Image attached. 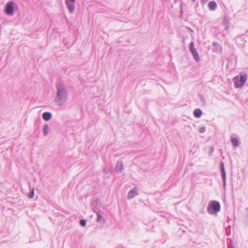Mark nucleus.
I'll return each mask as SVG.
<instances>
[{
	"mask_svg": "<svg viewBox=\"0 0 248 248\" xmlns=\"http://www.w3.org/2000/svg\"><path fill=\"white\" fill-rule=\"evenodd\" d=\"M213 46V49L216 52H220L221 50V47L216 42H213L212 44Z\"/></svg>",
	"mask_w": 248,
	"mask_h": 248,
	"instance_id": "obj_14",
	"label": "nucleus"
},
{
	"mask_svg": "<svg viewBox=\"0 0 248 248\" xmlns=\"http://www.w3.org/2000/svg\"><path fill=\"white\" fill-rule=\"evenodd\" d=\"M124 169L123 163L122 161H118L115 166V171L117 173H121Z\"/></svg>",
	"mask_w": 248,
	"mask_h": 248,
	"instance_id": "obj_10",
	"label": "nucleus"
},
{
	"mask_svg": "<svg viewBox=\"0 0 248 248\" xmlns=\"http://www.w3.org/2000/svg\"><path fill=\"white\" fill-rule=\"evenodd\" d=\"M214 152V148L213 146H211L209 148V156H211L212 155L213 153Z\"/></svg>",
	"mask_w": 248,
	"mask_h": 248,
	"instance_id": "obj_19",
	"label": "nucleus"
},
{
	"mask_svg": "<svg viewBox=\"0 0 248 248\" xmlns=\"http://www.w3.org/2000/svg\"><path fill=\"white\" fill-rule=\"evenodd\" d=\"M116 248H124L122 245H119V246H117Z\"/></svg>",
	"mask_w": 248,
	"mask_h": 248,
	"instance_id": "obj_26",
	"label": "nucleus"
},
{
	"mask_svg": "<svg viewBox=\"0 0 248 248\" xmlns=\"http://www.w3.org/2000/svg\"><path fill=\"white\" fill-rule=\"evenodd\" d=\"M79 224L81 226L84 227L86 225V220L85 219H81L79 221Z\"/></svg>",
	"mask_w": 248,
	"mask_h": 248,
	"instance_id": "obj_20",
	"label": "nucleus"
},
{
	"mask_svg": "<svg viewBox=\"0 0 248 248\" xmlns=\"http://www.w3.org/2000/svg\"><path fill=\"white\" fill-rule=\"evenodd\" d=\"M209 0H201L202 4H205Z\"/></svg>",
	"mask_w": 248,
	"mask_h": 248,
	"instance_id": "obj_24",
	"label": "nucleus"
},
{
	"mask_svg": "<svg viewBox=\"0 0 248 248\" xmlns=\"http://www.w3.org/2000/svg\"><path fill=\"white\" fill-rule=\"evenodd\" d=\"M49 127L47 124H45L43 127V132L44 136H46L48 134Z\"/></svg>",
	"mask_w": 248,
	"mask_h": 248,
	"instance_id": "obj_16",
	"label": "nucleus"
},
{
	"mask_svg": "<svg viewBox=\"0 0 248 248\" xmlns=\"http://www.w3.org/2000/svg\"><path fill=\"white\" fill-rule=\"evenodd\" d=\"M76 0H65V2L70 13L72 14L75 10V3Z\"/></svg>",
	"mask_w": 248,
	"mask_h": 248,
	"instance_id": "obj_5",
	"label": "nucleus"
},
{
	"mask_svg": "<svg viewBox=\"0 0 248 248\" xmlns=\"http://www.w3.org/2000/svg\"><path fill=\"white\" fill-rule=\"evenodd\" d=\"M220 170L221 175V177L223 180V186L225 187L226 185V176L224 168V164L223 161H221L220 165Z\"/></svg>",
	"mask_w": 248,
	"mask_h": 248,
	"instance_id": "obj_6",
	"label": "nucleus"
},
{
	"mask_svg": "<svg viewBox=\"0 0 248 248\" xmlns=\"http://www.w3.org/2000/svg\"><path fill=\"white\" fill-rule=\"evenodd\" d=\"M92 206L93 210L94 213H97L100 209L101 206V202L98 199H96L92 202Z\"/></svg>",
	"mask_w": 248,
	"mask_h": 248,
	"instance_id": "obj_8",
	"label": "nucleus"
},
{
	"mask_svg": "<svg viewBox=\"0 0 248 248\" xmlns=\"http://www.w3.org/2000/svg\"><path fill=\"white\" fill-rule=\"evenodd\" d=\"M220 210V204L216 201H211L208 205L207 212L210 215L217 214Z\"/></svg>",
	"mask_w": 248,
	"mask_h": 248,
	"instance_id": "obj_2",
	"label": "nucleus"
},
{
	"mask_svg": "<svg viewBox=\"0 0 248 248\" xmlns=\"http://www.w3.org/2000/svg\"><path fill=\"white\" fill-rule=\"evenodd\" d=\"M193 2L196 1V0H192Z\"/></svg>",
	"mask_w": 248,
	"mask_h": 248,
	"instance_id": "obj_27",
	"label": "nucleus"
},
{
	"mask_svg": "<svg viewBox=\"0 0 248 248\" xmlns=\"http://www.w3.org/2000/svg\"><path fill=\"white\" fill-rule=\"evenodd\" d=\"M247 80L246 74L242 75L240 76H235L232 79L235 87L236 88H241L244 86Z\"/></svg>",
	"mask_w": 248,
	"mask_h": 248,
	"instance_id": "obj_3",
	"label": "nucleus"
},
{
	"mask_svg": "<svg viewBox=\"0 0 248 248\" xmlns=\"http://www.w3.org/2000/svg\"><path fill=\"white\" fill-rule=\"evenodd\" d=\"M231 140L232 144L234 147L238 146L240 144L238 140L236 138L232 137Z\"/></svg>",
	"mask_w": 248,
	"mask_h": 248,
	"instance_id": "obj_15",
	"label": "nucleus"
},
{
	"mask_svg": "<svg viewBox=\"0 0 248 248\" xmlns=\"http://www.w3.org/2000/svg\"><path fill=\"white\" fill-rule=\"evenodd\" d=\"M56 87L57 93L54 101L57 106L62 107L68 100V91L65 85L60 82H57Z\"/></svg>",
	"mask_w": 248,
	"mask_h": 248,
	"instance_id": "obj_1",
	"label": "nucleus"
},
{
	"mask_svg": "<svg viewBox=\"0 0 248 248\" xmlns=\"http://www.w3.org/2000/svg\"><path fill=\"white\" fill-rule=\"evenodd\" d=\"M202 113V110L200 108H196L194 111V115L196 118H200Z\"/></svg>",
	"mask_w": 248,
	"mask_h": 248,
	"instance_id": "obj_13",
	"label": "nucleus"
},
{
	"mask_svg": "<svg viewBox=\"0 0 248 248\" xmlns=\"http://www.w3.org/2000/svg\"><path fill=\"white\" fill-rule=\"evenodd\" d=\"M208 6L211 11H214L217 9V4L215 1H211L208 3Z\"/></svg>",
	"mask_w": 248,
	"mask_h": 248,
	"instance_id": "obj_11",
	"label": "nucleus"
},
{
	"mask_svg": "<svg viewBox=\"0 0 248 248\" xmlns=\"http://www.w3.org/2000/svg\"><path fill=\"white\" fill-rule=\"evenodd\" d=\"M223 23H224V25L225 26L226 29H227L229 28V21L227 20V17H224Z\"/></svg>",
	"mask_w": 248,
	"mask_h": 248,
	"instance_id": "obj_17",
	"label": "nucleus"
},
{
	"mask_svg": "<svg viewBox=\"0 0 248 248\" xmlns=\"http://www.w3.org/2000/svg\"><path fill=\"white\" fill-rule=\"evenodd\" d=\"M138 190V189L137 187H134L133 189L130 190L127 196V199H131L135 196L138 195L139 194Z\"/></svg>",
	"mask_w": 248,
	"mask_h": 248,
	"instance_id": "obj_9",
	"label": "nucleus"
},
{
	"mask_svg": "<svg viewBox=\"0 0 248 248\" xmlns=\"http://www.w3.org/2000/svg\"><path fill=\"white\" fill-rule=\"evenodd\" d=\"M52 117V114L49 112H45L42 115L43 119L46 121H48L51 119Z\"/></svg>",
	"mask_w": 248,
	"mask_h": 248,
	"instance_id": "obj_12",
	"label": "nucleus"
},
{
	"mask_svg": "<svg viewBox=\"0 0 248 248\" xmlns=\"http://www.w3.org/2000/svg\"><path fill=\"white\" fill-rule=\"evenodd\" d=\"M205 131V127H201L199 130V132L200 133H203Z\"/></svg>",
	"mask_w": 248,
	"mask_h": 248,
	"instance_id": "obj_22",
	"label": "nucleus"
},
{
	"mask_svg": "<svg viewBox=\"0 0 248 248\" xmlns=\"http://www.w3.org/2000/svg\"><path fill=\"white\" fill-rule=\"evenodd\" d=\"M97 216L96 221L97 222H100L101 221V219L103 218V217L102 215L99 214V212H97V213H95Z\"/></svg>",
	"mask_w": 248,
	"mask_h": 248,
	"instance_id": "obj_18",
	"label": "nucleus"
},
{
	"mask_svg": "<svg viewBox=\"0 0 248 248\" xmlns=\"http://www.w3.org/2000/svg\"><path fill=\"white\" fill-rule=\"evenodd\" d=\"M34 196V189L32 190L30 192L28 197L29 198H32Z\"/></svg>",
	"mask_w": 248,
	"mask_h": 248,
	"instance_id": "obj_21",
	"label": "nucleus"
},
{
	"mask_svg": "<svg viewBox=\"0 0 248 248\" xmlns=\"http://www.w3.org/2000/svg\"><path fill=\"white\" fill-rule=\"evenodd\" d=\"M189 51L192 54V55L195 60L196 62H199L200 59L196 49L194 47V45L193 42H191L189 45Z\"/></svg>",
	"mask_w": 248,
	"mask_h": 248,
	"instance_id": "obj_4",
	"label": "nucleus"
},
{
	"mask_svg": "<svg viewBox=\"0 0 248 248\" xmlns=\"http://www.w3.org/2000/svg\"><path fill=\"white\" fill-rule=\"evenodd\" d=\"M200 100L203 103H205V100L204 97L202 96V95L200 96Z\"/></svg>",
	"mask_w": 248,
	"mask_h": 248,
	"instance_id": "obj_23",
	"label": "nucleus"
},
{
	"mask_svg": "<svg viewBox=\"0 0 248 248\" xmlns=\"http://www.w3.org/2000/svg\"><path fill=\"white\" fill-rule=\"evenodd\" d=\"M228 248H235V247L232 244H229L228 245Z\"/></svg>",
	"mask_w": 248,
	"mask_h": 248,
	"instance_id": "obj_25",
	"label": "nucleus"
},
{
	"mask_svg": "<svg viewBox=\"0 0 248 248\" xmlns=\"http://www.w3.org/2000/svg\"><path fill=\"white\" fill-rule=\"evenodd\" d=\"M13 4V1H10L8 2L6 5L5 12L8 15L13 16L14 15Z\"/></svg>",
	"mask_w": 248,
	"mask_h": 248,
	"instance_id": "obj_7",
	"label": "nucleus"
}]
</instances>
